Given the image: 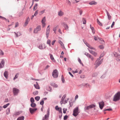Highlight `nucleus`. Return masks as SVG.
Wrapping results in <instances>:
<instances>
[{"mask_svg": "<svg viewBox=\"0 0 120 120\" xmlns=\"http://www.w3.org/2000/svg\"><path fill=\"white\" fill-rule=\"evenodd\" d=\"M101 58V56L98 58L96 60L94 64V65H95V68H96L98 66H99L102 63L103 60L102 59L100 60Z\"/></svg>", "mask_w": 120, "mask_h": 120, "instance_id": "nucleus-1", "label": "nucleus"}, {"mask_svg": "<svg viewBox=\"0 0 120 120\" xmlns=\"http://www.w3.org/2000/svg\"><path fill=\"white\" fill-rule=\"evenodd\" d=\"M120 99V92H118L114 96L113 99V101H119Z\"/></svg>", "mask_w": 120, "mask_h": 120, "instance_id": "nucleus-2", "label": "nucleus"}, {"mask_svg": "<svg viewBox=\"0 0 120 120\" xmlns=\"http://www.w3.org/2000/svg\"><path fill=\"white\" fill-rule=\"evenodd\" d=\"M78 109V107H77L74 110L73 115L75 116H76L78 115L79 113Z\"/></svg>", "mask_w": 120, "mask_h": 120, "instance_id": "nucleus-3", "label": "nucleus"}, {"mask_svg": "<svg viewBox=\"0 0 120 120\" xmlns=\"http://www.w3.org/2000/svg\"><path fill=\"white\" fill-rule=\"evenodd\" d=\"M58 72L56 69L54 70L52 73V76L55 78H56L58 77Z\"/></svg>", "mask_w": 120, "mask_h": 120, "instance_id": "nucleus-4", "label": "nucleus"}, {"mask_svg": "<svg viewBox=\"0 0 120 120\" xmlns=\"http://www.w3.org/2000/svg\"><path fill=\"white\" fill-rule=\"evenodd\" d=\"M50 31V25H49L46 29V35L47 38H48Z\"/></svg>", "mask_w": 120, "mask_h": 120, "instance_id": "nucleus-5", "label": "nucleus"}, {"mask_svg": "<svg viewBox=\"0 0 120 120\" xmlns=\"http://www.w3.org/2000/svg\"><path fill=\"white\" fill-rule=\"evenodd\" d=\"M95 107V105H91L89 106L86 107L85 108V110H88Z\"/></svg>", "mask_w": 120, "mask_h": 120, "instance_id": "nucleus-6", "label": "nucleus"}, {"mask_svg": "<svg viewBox=\"0 0 120 120\" xmlns=\"http://www.w3.org/2000/svg\"><path fill=\"white\" fill-rule=\"evenodd\" d=\"M41 30V26H37L36 28H35L34 30V33H37L39 31Z\"/></svg>", "mask_w": 120, "mask_h": 120, "instance_id": "nucleus-7", "label": "nucleus"}, {"mask_svg": "<svg viewBox=\"0 0 120 120\" xmlns=\"http://www.w3.org/2000/svg\"><path fill=\"white\" fill-rule=\"evenodd\" d=\"M13 92L14 95H17L18 93L19 90L16 88H14L13 89Z\"/></svg>", "mask_w": 120, "mask_h": 120, "instance_id": "nucleus-8", "label": "nucleus"}, {"mask_svg": "<svg viewBox=\"0 0 120 120\" xmlns=\"http://www.w3.org/2000/svg\"><path fill=\"white\" fill-rule=\"evenodd\" d=\"M85 55L88 58H90L91 60L93 61L94 60V58L93 56L87 53H86Z\"/></svg>", "mask_w": 120, "mask_h": 120, "instance_id": "nucleus-9", "label": "nucleus"}, {"mask_svg": "<svg viewBox=\"0 0 120 120\" xmlns=\"http://www.w3.org/2000/svg\"><path fill=\"white\" fill-rule=\"evenodd\" d=\"M99 107L101 109H102L104 106L105 104L103 101H102L99 103Z\"/></svg>", "mask_w": 120, "mask_h": 120, "instance_id": "nucleus-10", "label": "nucleus"}, {"mask_svg": "<svg viewBox=\"0 0 120 120\" xmlns=\"http://www.w3.org/2000/svg\"><path fill=\"white\" fill-rule=\"evenodd\" d=\"M91 49H88V50L95 57L96 56L97 54V53L92 51Z\"/></svg>", "mask_w": 120, "mask_h": 120, "instance_id": "nucleus-11", "label": "nucleus"}, {"mask_svg": "<svg viewBox=\"0 0 120 120\" xmlns=\"http://www.w3.org/2000/svg\"><path fill=\"white\" fill-rule=\"evenodd\" d=\"M55 109L56 111H58L59 112L61 113V114H62L61 108L59 107H58V106L57 105L55 107Z\"/></svg>", "mask_w": 120, "mask_h": 120, "instance_id": "nucleus-12", "label": "nucleus"}, {"mask_svg": "<svg viewBox=\"0 0 120 120\" xmlns=\"http://www.w3.org/2000/svg\"><path fill=\"white\" fill-rule=\"evenodd\" d=\"M49 115V110H48L46 115L44 116L45 119L47 120L48 119Z\"/></svg>", "mask_w": 120, "mask_h": 120, "instance_id": "nucleus-13", "label": "nucleus"}, {"mask_svg": "<svg viewBox=\"0 0 120 120\" xmlns=\"http://www.w3.org/2000/svg\"><path fill=\"white\" fill-rule=\"evenodd\" d=\"M30 112L31 114L33 113L35 111H36L37 110V109L34 108L33 109L32 108H30Z\"/></svg>", "mask_w": 120, "mask_h": 120, "instance_id": "nucleus-14", "label": "nucleus"}, {"mask_svg": "<svg viewBox=\"0 0 120 120\" xmlns=\"http://www.w3.org/2000/svg\"><path fill=\"white\" fill-rule=\"evenodd\" d=\"M45 48V45L44 44L40 45L39 46V48L40 49H43Z\"/></svg>", "mask_w": 120, "mask_h": 120, "instance_id": "nucleus-15", "label": "nucleus"}, {"mask_svg": "<svg viewBox=\"0 0 120 120\" xmlns=\"http://www.w3.org/2000/svg\"><path fill=\"white\" fill-rule=\"evenodd\" d=\"M86 45L88 47V49H93L94 50H95V48L93 47H92L90 45H89L88 44H86Z\"/></svg>", "mask_w": 120, "mask_h": 120, "instance_id": "nucleus-16", "label": "nucleus"}, {"mask_svg": "<svg viewBox=\"0 0 120 120\" xmlns=\"http://www.w3.org/2000/svg\"><path fill=\"white\" fill-rule=\"evenodd\" d=\"M64 13L62 11H60L58 12V14L59 16H63L64 15Z\"/></svg>", "mask_w": 120, "mask_h": 120, "instance_id": "nucleus-17", "label": "nucleus"}, {"mask_svg": "<svg viewBox=\"0 0 120 120\" xmlns=\"http://www.w3.org/2000/svg\"><path fill=\"white\" fill-rule=\"evenodd\" d=\"M4 64V61L2 60L0 64V68H1L3 67Z\"/></svg>", "mask_w": 120, "mask_h": 120, "instance_id": "nucleus-18", "label": "nucleus"}, {"mask_svg": "<svg viewBox=\"0 0 120 120\" xmlns=\"http://www.w3.org/2000/svg\"><path fill=\"white\" fill-rule=\"evenodd\" d=\"M30 20V18L29 17L27 18L25 22V26H26Z\"/></svg>", "mask_w": 120, "mask_h": 120, "instance_id": "nucleus-19", "label": "nucleus"}, {"mask_svg": "<svg viewBox=\"0 0 120 120\" xmlns=\"http://www.w3.org/2000/svg\"><path fill=\"white\" fill-rule=\"evenodd\" d=\"M58 42L62 48H64V44L61 41H58Z\"/></svg>", "mask_w": 120, "mask_h": 120, "instance_id": "nucleus-20", "label": "nucleus"}, {"mask_svg": "<svg viewBox=\"0 0 120 120\" xmlns=\"http://www.w3.org/2000/svg\"><path fill=\"white\" fill-rule=\"evenodd\" d=\"M50 58L52 60V61L53 62H56V61L54 59V58L53 56V55L51 54H50Z\"/></svg>", "mask_w": 120, "mask_h": 120, "instance_id": "nucleus-21", "label": "nucleus"}, {"mask_svg": "<svg viewBox=\"0 0 120 120\" xmlns=\"http://www.w3.org/2000/svg\"><path fill=\"white\" fill-rule=\"evenodd\" d=\"M24 117L23 116H20L18 117L17 120H24Z\"/></svg>", "mask_w": 120, "mask_h": 120, "instance_id": "nucleus-22", "label": "nucleus"}, {"mask_svg": "<svg viewBox=\"0 0 120 120\" xmlns=\"http://www.w3.org/2000/svg\"><path fill=\"white\" fill-rule=\"evenodd\" d=\"M63 24L64 25V27L66 30H68L69 27L68 25L65 23H63Z\"/></svg>", "mask_w": 120, "mask_h": 120, "instance_id": "nucleus-23", "label": "nucleus"}, {"mask_svg": "<svg viewBox=\"0 0 120 120\" xmlns=\"http://www.w3.org/2000/svg\"><path fill=\"white\" fill-rule=\"evenodd\" d=\"M4 75L6 78V79H7L8 78V72L7 71H5L4 73Z\"/></svg>", "mask_w": 120, "mask_h": 120, "instance_id": "nucleus-24", "label": "nucleus"}, {"mask_svg": "<svg viewBox=\"0 0 120 120\" xmlns=\"http://www.w3.org/2000/svg\"><path fill=\"white\" fill-rule=\"evenodd\" d=\"M90 27L91 29L92 32V33L94 34L95 33V30L94 29V28L93 27H92L91 26V25H90Z\"/></svg>", "mask_w": 120, "mask_h": 120, "instance_id": "nucleus-25", "label": "nucleus"}, {"mask_svg": "<svg viewBox=\"0 0 120 120\" xmlns=\"http://www.w3.org/2000/svg\"><path fill=\"white\" fill-rule=\"evenodd\" d=\"M51 41L50 40L48 39L47 41V44H48L49 46H51Z\"/></svg>", "mask_w": 120, "mask_h": 120, "instance_id": "nucleus-26", "label": "nucleus"}, {"mask_svg": "<svg viewBox=\"0 0 120 120\" xmlns=\"http://www.w3.org/2000/svg\"><path fill=\"white\" fill-rule=\"evenodd\" d=\"M34 86L35 87V88L37 89H40V87L38 84H34Z\"/></svg>", "mask_w": 120, "mask_h": 120, "instance_id": "nucleus-27", "label": "nucleus"}, {"mask_svg": "<svg viewBox=\"0 0 120 120\" xmlns=\"http://www.w3.org/2000/svg\"><path fill=\"white\" fill-rule=\"evenodd\" d=\"M31 106L32 107H34L36 106V105L35 103H31Z\"/></svg>", "mask_w": 120, "mask_h": 120, "instance_id": "nucleus-28", "label": "nucleus"}, {"mask_svg": "<svg viewBox=\"0 0 120 120\" xmlns=\"http://www.w3.org/2000/svg\"><path fill=\"white\" fill-rule=\"evenodd\" d=\"M107 16L108 17V19L109 20H110L111 19V16L110 15L109 13L107 11Z\"/></svg>", "mask_w": 120, "mask_h": 120, "instance_id": "nucleus-29", "label": "nucleus"}, {"mask_svg": "<svg viewBox=\"0 0 120 120\" xmlns=\"http://www.w3.org/2000/svg\"><path fill=\"white\" fill-rule=\"evenodd\" d=\"M116 60L117 61L120 60V55H118L116 57Z\"/></svg>", "mask_w": 120, "mask_h": 120, "instance_id": "nucleus-30", "label": "nucleus"}, {"mask_svg": "<svg viewBox=\"0 0 120 120\" xmlns=\"http://www.w3.org/2000/svg\"><path fill=\"white\" fill-rule=\"evenodd\" d=\"M51 85L53 86L54 87H58V85L55 83H51Z\"/></svg>", "mask_w": 120, "mask_h": 120, "instance_id": "nucleus-31", "label": "nucleus"}, {"mask_svg": "<svg viewBox=\"0 0 120 120\" xmlns=\"http://www.w3.org/2000/svg\"><path fill=\"white\" fill-rule=\"evenodd\" d=\"M97 23L100 26H102V23L100 22L99 21L98 19H97Z\"/></svg>", "mask_w": 120, "mask_h": 120, "instance_id": "nucleus-32", "label": "nucleus"}, {"mask_svg": "<svg viewBox=\"0 0 120 120\" xmlns=\"http://www.w3.org/2000/svg\"><path fill=\"white\" fill-rule=\"evenodd\" d=\"M97 3L94 1H92L89 3V4L91 5L96 4Z\"/></svg>", "mask_w": 120, "mask_h": 120, "instance_id": "nucleus-33", "label": "nucleus"}, {"mask_svg": "<svg viewBox=\"0 0 120 120\" xmlns=\"http://www.w3.org/2000/svg\"><path fill=\"white\" fill-rule=\"evenodd\" d=\"M45 21H46L45 17H44L43 18V19L41 21L42 23H45Z\"/></svg>", "mask_w": 120, "mask_h": 120, "instance_id": "nucleus-34", "label": "nucleus"}, {"mask_svg": "<svg viewBox=\"0 0 120 120\" xmlns=\"http://www.w3.org/2000/svg\"><path fill=\"white\" fill-rule=\"evenodd\" d=\"M37 4H36L34 6L33 8V10L34 11L36 10L37 8Z\"/></svg>", "mask_w": 120, "mask_h": 120, "instance_id": "nucleus-35", "label": "nucleus"}, {"mask_svg": "<svg viewBox=\"0 0 120 120\" xmlns=\"http://www.w3.org/2000/svg\"><path fill=\"white\" fill-rule=\"evenodd\" d=\"M10 104L9 103L7 104L6 105H4L3 106V108L4 109L6 108Z\"/></svg>", "mask_w": 120, "mask_h": 120, "instance_id": "nucleus-36", "label": "nucleus"}, {"mask_svg": "<svg viewBox=\"0 0 120 120\" xmlns=\"http://www.w3.org/2000/svg\"><path fill=\"white\" fill-rule=\"evenodd\" d=\"M10 112V109L9 108H8L6 111V113L8 115Z\"/></svg>", "mask_w": 120, "mask_h": 120, "instance_id": "nucleus-37", "label": "nucleus"}, {"mask_svg": "<svg viewBox=\"0 0 120 120\" xmlns=\"http://www.w3.org/2000/svg\"><path fill=\"white\" fill-rule=\"evenodd\" d=\"M38 93V91H35L33 93V94L34 95H37Z\"/></svg>", "mask_w": 120, "mask_h": 120, "instance_id": "nucleus-38", "label": "nucleus"}, {"mask_svg": "<svg viewBox=\"0 0 120 120\" xmlns=\"http://www.w3.org/2000/svg\"><path fill=\"white\" fill-rule=\"evenodd\" d=\"M40 99V97L39 96H37L35 97V99L37 101H38Z\"/></svg>", "mask_w": 120, "mask_h": 120, "instance_id": "nucleus-39", "label": "nucleus"}, {"mask_svg": "<svg viewBox=\"0 0 120 120\" xmlns=\"http://www.w3.org/2000/svg\"><path fill=\"white\" fill-rule=\"evenodd\" d=\"M45 10H44L42 11H40L39 13V14L40 15H41L42 14H43V13H44L45 12Z\"/></svg>", "mask_w": 120, "mask_h": 120, "instance_id": "nucleus-40", "label": "nucleus"}, {"mask_svg": "<svg viewBox=\"0 0 120 120\" xmlns=\"http://www.w3.org/2000/svg\"><path fill=\"white\" fill-rule=\"evenodd\" d=\"M30 101L31 103H33L34 101V98L33 97H31L30 99Z\"/></svg>", "mask_w": 120, "mask_h": 120, "instance_id": "nucleus-41", "label": "nucleus"}, {"mask_svg": "<svg viewBox=\"0 0 120 120\" xmlns=\"http://www.w3.org/2000/svg\"><path fill=\"white\" fill-rule=\"evenodd\" d=\"M61 80L64 83V82L65 80L64 77L63 75H62L61 76Z\"/></svg>", "mask_w": 120, "mask_h": 120, "instance_id": "nucleus-42", "label": "nucleus"}, {"mask_svg": "<svg viewBox=\"0 0 120 120\" xmlns=\"http://www.w3.org/2000/svg\"><path fill=\"white\" fill-rule=\"evenodd\" d=\"M63 110V112L64 113H66V111L67 110V109L65 108H64Z\"/></svg>", "mask_w": 120, "mask_h": 120, "instance_id": "nucleus-43", "label": "nucleus"}, {"mask_svg": "<svg viewBox=\"0 0 120 120\" xmlns=\"http://www.w3.org/2000/svg\"><path fill=\"white\" fill-rule=\"evenodd\" d=\"M14 33L16 34L17 37L20 35V33L19 32H18L17 33H16L15 32Z\"/></svg>", "mask_w": 120, "mask_h": 120, "instance_id": "nucleus-44", "label": "nucleus"}, {"mask_svg": "<svg viewBox=\"0 0 120 120\" xmlns=\"http://www.w3.org/2000/svg\"><path fill=\"white\" fill-rule=\"evenodd\" d=\"M4 55V53L3 52L1 49H0V55Z\"/></svg>", "mask_w": 120, "mask_h": 120, "instance_id": "nucleus-45", "label": "nucleus"}, {"mask_svg": "<svg viewBox=\"0 0 120 120\" xmlns=\"http://www.w3.org/2000/svg\"><path fill=\"white\" fill-rule=\"evenodd\" d=\"M57 26H56V27L54 28L53 29V31H54V33H56V32L57 30Z\"/></svg>", "mask_w": 120, "mask_h": 120, "instance_id": "nucleus-46", "label": "nucleus"}, {"mask_svg": "<svg viewBox=\"0 0 120 120\" xmlns=\"http://www.w3.org/2000/svg\"><path fill=\"white\" fill-rule=\"evenodd\" d=\"M86 20L84 19L83 18V23L84 24H86Z\"/></svg>", "mask_w": 120, "mask_h": 120, "instance_id": "nucleus-47", "label": "nucleus"}, {"mask_svg": "<svg viewBox=\"0 0 120 120\" xmlns=\"http://www.w3.org/2000/svg\"><path fill=\"white\" fill-rule=\"evenodd\" d=\"M19 75V74L18 73L17 74L15 75V77L13 79L14 80H15V79L18 78V76L17 75Z\"/></svg>", "mask_w": 120, "mask_h": 120, "instance_id": "nucleus-48", "label": "nucleus"}, {"mask_svg": "<svg viewBox=\"0 0 120 120\" xmlns=\"http://www.w3.org/2000/svg\"><path fill=\"white\" fill-rule=\"evenodd\" d=\"M67 3L68 4V5H71V3L70 1H69L68 0H67Z\"/></svg>", "mask_w": 120, "mask_h": 120, "instance_id": "nucleus-49", "label": "nucleus"}, {"mask_svg": "<svg viewBox=\"0 0 120 120\" xmlns=\"http://www.w3.org/2000/svg\"><path fill=\"white\" fill-rule=\"evenodd\" d=\"M20 114L19 112H16L15 114L14 115V116H16L17 115H19Z\"/></svg>", "mask_w": 120, "mask_h": 120, "instance_id": "nucleus-50", "label": "nucleus"}, {"mask_svg": "<svg viewBox=\"0 0 120 120\" xmlns=\"http://www.w3.org/2000/svg\"><path fill=\"white\" fill-rule=\"evenodd\" d=\"M78 60L79 62L82 65H83V64L81 62V60L79 58H78Z\"/></svg>", "mask_w": 120, "mask_h": 120, "instance_id": "nucleus-51", "label": "nucleus"}, {"mask_svg": "<svg viewBox=\"0 0 120 120\" xmlns=\"http://www.w3.org/2000/svg\"><path fill=\"white\" fill-rule=\"evenodd\" d=\"M99 48L101 49H102L104 48V47L103 45H100L99 46Z\"/></svg>", "mask_w": 120, "mask_h": 120, "instance_id": "nucleus-52", "label": "nucleus"}, {"mask_svg": "<svg viewBox=\"0 0 120 120\" xmlns=\"http://www.w3.org/2000/svg\"><path fill=\"white\" fill-rule=\"evenodd\" d=\"M111 110H112V109H106L104 110V111H111Z\"/></svg>", "mask_w": 120, "mask_h": 120, "instance_id": "nucleus-53", "label": "nucleus"}, {"mask_svg": "<svg viewBox=\"0 0 120 120\" xmlns=\"http://www.w3.org/2000/svg\"><path fill=\"white\" fill-rule=\"evenodd\" d=\"M38 11L37 10L35 12V13L34 15L35 16H36L38 14Z\"/></svg>", "mask_w": 120, "mask_h": 120, "instance_id": "nucleus-54", "label": "nucleus"}, {"mask_svg": "<svg viewBox=\"0 0 120 120\" xmlns=\"http://www.w3.org/2000/svg\"><path fill=\"white\" fill-rule=\"evenodd\" d=\"M0 18L4 19V20H6V19L5 18L3 17H2V16L0 15Z\"/></svg>", "mask_w": 120, "mask_h": 120, "instance_id": "nucleus-55", "label": "nucleus"}, {"mask_svg": "<svg viewBox=\"0 0 120 120\" xmlns=\"http://www.w3.org/2000/svg\"><path fill=\"white\" fill-rule=\"evenodd\" d=\"M44 103V101L43 100H42L41 101V102H40V104L43 105Z\"/></svg>", "mask_w": 120, "mask_h": 120, "instance_id": "nucleus-56", "label": "nucleus"}, {"mask_svg": "<svg viewBox=\"0 0 120 120\" xmlns=\"http://www.w3.org/2000/svg\"><path fill=\"white\" fill-rule=\"evenodd\" d=\"M68 117V116L67 115L65 116L64 117V120H66L67 119Z\"/></svg>", "mask_w": 120, "mask_h": 120, "instance_id": "nucleus-57", "label": "nucleus"}, {"mask_svg": "<svg viewBox=\"0 0 120 120\" xmlns=\"http://www.w3.org/2000/svg\"><path fill=\"white\" fill-rule=\"evenodd\" d=\"M56 41L55 40H54L52 41V45H53L54 43H55V42Z\"/></svg>", "mask_w": 120, "mask_h": 120, "instance_id": "nucleus-58", "label": "nucleus"}, {"mask_svg": "<svg viewBox=\"0 0 120 120\" xmlns=\"http://www.w3.org/2000/svg\"><path fill=\"white\" fill-rule=\"evenodd\" d=\"M19 25V23L18 22H17L15 24V27H17Z\"/></svg>", "mask_w": 120, "mask_h": 120, "instance_id": "nucleus-59", "label": "nucleus"}, {"mask_svg": "<svg viewBox=\"0 0 120 120\" xmlns=\"http://www.w3.org/2000/svg\"><path fill=\"white\" fill-rule=\"evenodd\" d=\"M114 24H115L114 22H113L111 26V28H112L113 27V26H114Z\"/></svg>", "mask_w": 120, "mask_h": 120, "instance_id": "nucleus-60", "label": "nucleus"}, {"mask_svg": "<svg viewBox=\"0 0 120 120\" xmlns=\"http://www.w3.org/2000/svg\"><path fill=\"white\" fill-rule=\"evenodd\" d=\"M42 26L43 27H44L45 25V23H42Z\"/></svg>", "mask_w": 120, "mask_h": 120, "instance_id": "nucleus-61", "label": "nucleus"}, {"mask_svg": "<svg viewBox=\"0 0 120 120\" xmlns=\"http://www.w3.org/2000/svg\"><path fill=\"white\" fill-rule=\"evenodd\" d=\"M64 96L62 97V99H61V100L63 101L64 100V98L66 96H64Z\"/></svg>", "mask_w": 120, "mask_h": 120, "instance_id": "nucleus-62", "label": "nucleus"}, {"mask_svg": "<svg viewBox=\"0 0 120 120\" xmlns=\"http://www.w3.org/2000/svg\"><path fill=\"white\" fill-rule=\"evenodd\" d=\"M98 37H96L95 36L94 37V39L95 40H97L98 39Z\"/></svg>", "mask_w": 120, "mask_h": 120, "instance_id": "nucleus-63", "label": "nucleus"}, {"mask_svg": "<svg viewBox=\"0 0 120 120\" xmlns=\"http://www.w3.org/2000/svg\"><path fill=\"white\" fill-rule=\"evenodd\" d=\"M72 72L73 73H78V71L77 70H76L75 71H72Z\"/></svg>", "mask_w": 120, "mask_h": 120, "instance_id": "nucleus-64", "label": "nucleus"}]
</instances>
